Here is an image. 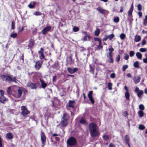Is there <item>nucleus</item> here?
Wrapping results in <instances>:
<instances>
[{"label": "nucleus", "instance_id": "obj_4", "mask_svg": "<svg viewBox=\"0 0 147 147\" xmlns=\"http://www.w3.org/2000/svg\"><path fill=\"white\" fill-rule=\"evenodd\" d=\"M23 91L25 92H27V91L26 89L24 88H19L18 90V94L17 96H14L18 98H20L22 96Z\"/></svg>", "mask_w": 147, "mask_h": 147}, {"label": "nucleus", "instance_id": "obj_60", "mask_svg": "<svg viewBox=\"0 0 147 147\" xmlns=\"http://www.w3.org/2000/svg\"><path fill=\"white\" fill-rule=\"evenodd\" d=\"M0 93L1 96H4V92L3 90H0Z\"/></svg>", "mask_w": 147, "mask_h": 147}, {"label": "nucleus", "instance_id": "obj_39", "mask_svg": "<svg viewBox=\"0 0 147 147\" xmlns=\"http://www.w3.org/2000/svg\"><path fill=\"white\" fill-rule=\"evenodd\" d=\"M144 24L145 26L147 25V15L145 16V18L144 20Z\"/></svg>", "mask_w": 147, "mask_h": 147}, {"label": "nucleus", "instance_id": "obj_48", "mask_svg": "<svg viewBox=\"0 0 147 147\" xmlns=\"http://www.w3.org/2000/svg\"><path fill=\"white\" fill-rule=\"evenodd\" d=\"M34 45V42L32 41H30L28 44V47H32Z\"/></svg>", "mask_w": 147, "mask_h": 147}, {"label": "nucleus", "instance_id": "obj_63", "mask_svg": "<svg viewBox=\"0 0 147 147\" xmlns=\"http://www.w3.org/2000/svg\"><path fill=\"white\" fill-rule=\"evenodd\" d=\"M123 6H121L120 7V10L119 12H122L123 11Z\"/></svg>", "mask_w": 147, "mask_h": 147}, {"label": "nucleus", "instance_id": "obj_37", "mask_svg": "<svg viewBox=\"0 0 147 147\" xmlns=\"http://www.w3.org/2000/svg\"><path fill=\"white\" fill-rule=\"evenodd\" d=\"M145 126L143 125L140 124L139 126V129L140 130H143L145 128Z\"/></svg>", "mask_w": 147, "mask_h": 147}, {"label": "nucleus", "instance_id": "obj_58", "mask_svg": "<svg viewBox=\"0 0 147 147\" xmlns=\"http://www.w3.org/2000/svg\"><path fill=\"white\" fill-rule=\"evenodd\" d=\"M89 100L91 102L92 104H94V101L93 98V97L89 98Z\"/></svg>", "mask_w": 147, "mask_h": 147}, {"label": "nucleus", "instance_id": "obj_23", "mask_svg": "<svg viewBox=\"0 0 147 147\" xmlns=\"http://www.w3.org/2000/svg\"><path fill=\"white\" fill-rule=\"evenodd\" d=\"M100 32V30L98 28H96L94 31V34L95 36H98Z\"/></svg>", "mask_w": 147, "mask_h": 147}, {"label": "nucleus", "instance_id": "obj_57", "mask_svg": "<svg viewBox=\"0 0 147 147\" xmlns=\"http://www.w3.org/2000/svg\"><path fill=\"white\" fill-rule=\"evenodd\" d=\"M94 41H98V43H99L100 42H102L101 40L99 38H94Z\"/></svg>", "mask_w": 147, "mask_h": 147}, {"label": "nucleus", "instance_id": "obj_43", "mask_svg": "<svg viewBox=\"0 0 147 147\" xmlns=\"http://www.w3.org/2000/svg\"><path fill=\"white\" fill-rule=\"evenodd\" d=\"M79 30V29L78 27L74 26L73 28V30L75 32L78 31Z\"/></svg>", "mask_w": 147, "mask_h": 147}, {"label": "nucleus", "instance_id": "obj_2", "mask_svg": "<svg viewBox=\"0 0 147 147\" xmlns=\"http://www.w3.org/2000/svg\"><path fill=\"white\" fill-rule=\"evenodd\" d=\"M1 78L3 81L9 83L13 82L15 83H18V80H16V77H12L9 75H2Z\"/></svg>", "mask_w": 147, "mask_h": 147}, {"label": "nucleus", "instance_id": "obj_52", "mask_svg": "<svg viewBox=\"0 0 147 147\" xmlns=\"http://www.w3.org/2000/svg\"><path fill=\"white\" fill-rule=\"evenodd\" d=\"M103 138L105 140H107L109 138V136L107 135H104L103 136Z\"/></svg>", "mask_w": 147, "mask_h": 147}, {"label": "nucleus", "instance_id": "obj_22", "mask_svg": "<svg viewBox=\"0 0 147 147\" xmlns=\"http://www.w3.org/2000/svg\"><path fill=\"white\" fill-rule=\"evenodd\" d=\"M68 124L67 121H65V120L63 119L62 122L61 123V125L63 126H65Z\"/></svg>", "mask_w": 147, "mask_h": 147}, {"label": "nucleus", "instance_id": "obj_35", "mask_svg": "<svg viewBox=\"0 0 147 147\" xmlns=\"http://www.w3.org/2000/svg\"><path fill=\"white\" fill-rule=\"evenodd\" d=\"M134 66L136 68H138L139 66V63L138 61H136L135 62L134 64Z\"/></svg>", "mask_w": 147, "mask_h": 147}, {"label": "nucleus", "instance_id": "obj_16", "mask_svg": "<svg viewBox=\"0 0 147 147\" xmlns=\"http://www.w3.org/2000/svg\"><path fill=\"white\" fill-rule=\"evenodd\" d=\"M141 37L139 35H136L134 38V41L135 42H139L141 40Z\"/></svg>", "mask_w": 147, "mask_h": 147}, {"label": "nucleus", "instance_id": "obj_33", "mask_svg": "<svg viewBox=\"0 0 147 147\" xmlns=\"http://www.w3.org/2000/svg\"><path fill=\"white\" fill-rule=\"evenodd\" d=\"M17 36V34L16 33H12L10 35V36L13 38H16Z\"/></svg>", "mask_w": 147, "mask_h": 147}, {"label": "nucleus", "instance_id": "obj_44", "mask_svg": "<svg viewBox=\"0 0 147 147\" xmlns=\"http://www.w3.org/2000/svg\"><path fill=\"white\" fill-rule=\"evenodd\" d=\"M34 15L36 16H40L41 15V13L39 11H36L34 13Z\"/></svg>", "mask_w": 147, "mask_h": 147}, {"label": "nucleus", "instance_id": "obj_25", "mask_svg": "<svg viewBox=\"0 0 147 147\" xmlns=\"http://www.w3.org/2000/svg\"><path fill=\"white\" fill-rule=\"evenodd\" d=\"M125 96L126 98L127 99L129 100V96H130V94L128 92H125Z\"/></svg>", "mask_w": 147, "mask_h": 147}, {"label": "nucleus", "instance_id": "obj_49", "mask_svg": "<svg viewBox=\"0 0 147 147\" xmlns=\"http://www.w3.org/2000/svg\"><path fill=\"white\" fill-rule=\"evenodd\" d=\"M134 54H135L134 52L132 51H131L129 52L130 56L131 57H132L133 56H134Z\"/></svg>", "mask_w": 147, "mask_h": 147}, {"label": "nucleus", "instance_id": "obj_17", "mask_svg": "<svg viewBox=\"0 0 147 147\" xmlns=\"http://www.w3.org/2000/svg\"><path fill=\"white\" fill-rule=\"evenodd\" d=\"M69 119V116L68 114L67 113L63 114V117L62 118V119H63L65 121H67V120Z\"/></svg>", "mask_w": 147, "mask_h": 147}, {"label": "nucleus", "instance_id": "obj_29", "mask_svg": "<svg viewBox=\"0 0 147 147\" xmlns=\"http://www.w3.org/2000/svg\"><path fill=\"white\" fill-rule=\"evenodd\" d=\"M138 114H139V116L140 117H142L144 115V113L141 111H139L138 112Z\"/></svg>", "mask_w": 147, "mask_h": 147}, {"label": "nucleus", "instance_id": "obj_28", "mask_svg": "<svg viewBox=\"0 0 147 147\" xmlns=\"http://www.w3.org/2000/svg\"><path fill=\"white\" fill-rule=\"evenodd\" d=\"M143 93L144 92L143 91L140 90L137 93L138 96L139 98H140L141 96L142 95Z\"/></svg>", "mask_w": 147, "mask_h": 147}, {"label": "nucleus", "instance_id": "obj_9", "mask_svg": "<svg viewBox=\"0 0 147 147\" xmlns=\"http://www.w3.org/2000/svg\"><path fill=\"white\" fill-rule=\"evenodd\" d=\"M51 27L50 26H47L44 28L42 30V33L43 34H45L51 31Z\"/></svg>", "mask_w": 147, "mask_h": 147}, {"label": "nucleus", "instance_id": "obj_32", "mask_svg": "<svg viewBox=\"0 0 147 147\" xmlns=\"http://www.w3.org/2000/svg\"><path fill=\"white\" fill-rule=\"evenodd\" d=\"M67 63L69 64H71L72 63V58L71 56H69L67 60Z\"/></svg>", "mask_w": 147, "mask_h": 147}, {"label": "nucleus", "instance_id": "obj_27", "mask_svg": "<svg viewBox=\"0 0 147 147\" xmlns=\"http://www.w3.org/2000/svg\"><path fill=\"white\" fill-rule=\"evenodd\" d=\"M80 123H82V124H84V125H86L87 124V123L86 121V120L83 119L82 118L80 120Z\"/></svg>", "mask_w": 147, "mask_h": 147}, {"label": "nucleus", "instance_id": "obj_10", "mask_svg": "<svg viewBox=\"0 0 147 147\" xmlns=\"http://www.w3.org/2000/svg\"><path fill=\"white\" fill-rule=\"evenodd\" d=\"M78 69L77 68H74L73 69H72L70 67H69L67 68V71L70 74H73L78 71Z\"/></svg>", "mask_w": 147, "mask_h": 147}, {"label": "nucleus", "instance_id": "obj_42", "mask_svg": "<svg viewBox=\"0 0 147 147\" xmlns=\"http://www.w3.org/2000/svg\"><path fill=\"white\" fill-rule=\"evenodd\" d=\"M128 67L127 65H124L123 66L122 70L123 71H125Z\"/></svg>", "mask_w": 147, "mask_h": 147}, {"label": "nucleus", "instance_id": "obj_61", "mask_svg": "<svg viewBox=\"0 0 147 147\" xmlns=\"http://www.w3.org/2000/svg\"><path fill=\"white\" fill-rule=\"evenodd\" d=\"M146 41L144 39H143L142 42V44L144 45L146 44Z\"/></svg>", "mask_w": 147, "mask_h": 147}, {"label": "nucleus", "instance_id": "obj_41", "mask_svg": "<svg viewBox=\"0 0 147 147\" xmlns=\"http://www.w3.org/2000/svg\"><path fill=\"white\" fill-rule=\"evenodd\" d=\"M139 107L140 109L142 110H143L144 109V105L142 104L140 105Z\"/></svg>", "mask_w": 147, "mask_h": 147}, {"label": "nucleus", "instance_id": "obj_21", "mask_svg": "<svg viewBox=\"0 0 147 147\" xmlns=\"http://www.w3.org/2000/svg\"><path fill=\"white\" fill-rule=\"evenodd\" d=\"M7 136L9 139H12L13 138V135L12 134L9 132L7 134Z\"/></svg>", "mask_w": 147, "mask_h": 147}, {"label": "nucleus", "instance_id": "obj_36", "mask_svg": "<svg viewBox=\"0 0 147 147\" xmlns=\"http://www.w3.org/2000/svg\"><path fill=\"white\" fill-rule=\"evenodd\" d=\"M90 70H89V71L90 73H92V74H94V68H93V67H91L90 65Z\"/></svg>", "mask_w": 147, "mask_h": 147}, {"label": "nucleus", "instance_id": "obj_55", "mask_svg": "<svg viewBox=\"0 0 147 147\" xmlns=\"http://www.w3.org/2000/svg\"><path fill=\"white\" fill-rule=\"evenodd\" d=\"M138 10L141 11L142 10V5L140 4H138Z\"/></svg>", "mask_w": 147, "mask_h": 147}, {"label": "nucleus", "instance_id": "obj_24", "mask_svg": "<svg viewBox=\"0 0 147 147\" xmlns=\"http://www.w3.org/2000/svg\"><path fill=\"white\" fill-rule=\"evenodd\" d=\"M40 81L41 83L42 87V88H45L47 86V84L45 83L42 80L40 79Z\"/></svg>", "mask_w": 147, "mask_h": 147}, {"label": "nucleus", "instance_id": "obj_3", "mask_svg": "<svg viewBox=\"0 0 147 147\" xmlns=\"http://www.w3.org/2000/svg\"><path fill=\"white\" fill-rule=\"evenodd\" d=\"M67 142L68 145L72 146L75 145L76 143V139L74 137H71L67 140Z\"/></svg>", "mask_w": 147, "mask_h": 147}, {"label": "nucleus", "instance_id": "obj_31", "mask_svg": "<svg viewBox=\"0 0 147 147\" xmlns=\"http://www.w3.org/2000/svg\"><path fill=\"white\" fill-rule=\"evenodd\" d=\"M93 92L92 91H90L88 94V96L89 98H92V97Z\"/></svg>", "mask_w": 147, "mask_h": 147}, {"label": "nucleus", "instance_id": "obj_13", "mask_svg": "<svg viewBox=\"0 0 147 147\" xmlns=\"http://www.w3.org/2000/svg\"><path fill=\"white\" fill-rule=\"evenodd\" d=\"M141 79V78L139 76H136L134 77V80L135 83L136 84L138 83Z\"/></svg>", "mask_w": 147, "mask_h": 147}, {"label": "nucleus", "instance_id": "obj_5", "mask_svg": "<svg viewBox=\"0 0 147 147\" xmlns=\"http://www.w3.org/2000/svg\"><path fill=\"white\" fill-rule=\"evenodd\" d=\"M21 111L22 114L24 116H26L29 113V112L25 106H22L21 107Z\"/></svg>", "mask_w": 147, "mask_h": 147}, {"label": "nucleus", "instance_id": "obj_11", "mask_svg": "<svg viewBox=\"0 0 147 147\" xmlns=\"http://www.w3.org/2000/svg\"><path fill=\"white\" fill-rule=\"evenodd\" d=\"M44 51V49L42 48H40V50L39 51V53L40 55V59H44V56L43 54V52Z\"/></svg>", "mask_w": 147, "mask_h": 147}, {"label": "nucleus", "instance_id": "obj_51", "mask_svg": "<svg viewBox=\"0 0 147 147\" xmlns=\"http://www.w3.org/2000/svg\"><path fill=\"white\" fill-rule=\"evenodd\" d=\"M7 92L8 94H10L11 93V87H9L7 89Z\"/></svg>", "mask_w": 147, "mask_h": 147}, {"label": "nucleus", "instance_id": "obj_50", "mask_svg": "<svg viewBox=\"0 0 147 147\" xmlns=\"http://www.w3.org/2000/svg\"><path fill=\"white\" fill-rule=\"evenodd\" d=\"M139 51L142 52H145L147 51V49L145 48H141L139 49Z\"/></svg>", "mask_w": 147, "mask_h": 147}, {"label": "nucleus", "instance_id": "obj_14", "mask_svg": "<svg viewBox=\"0 0 147 147\" xmlns=\"http://www.w3.org/2000/svg\"><path fill=\"white\" fill-rule=\"evenodd\" d=\"M75 103V101H74L69 100V104L68 107L70 108H71L72 109L74 108V104Z\"/></svg>", "mask_w": 147, "mask_h": 147}, {"label": "nucleus", "instance_id": "obj_38", "mask_svg": "<svg viewBox=\"0 0 147 147\" xmlns=\"http://www.w3.org/2000/svg\"><path fill=\"white\" fill-rule=\"evenodd\" d=\"M108 39L110 40H111L114 36L115 35L113 34H112L109 35L107 36Z\"/></svg>", "mask_w": 147, "mask_h": 147}, {"label": "nucleus", "instance_id": "obj_6", "mask_svg": "<svg viewBox=\"0 0 147 147\" xmlns=\"http://www.w3.org/2000/svg\"><path fill=\"white\" fill-rule=\"evenodd\" d=\"M42 62L41 61H37L35 63L34 67L36 70H38L41 67Z\"/></svg>", "mask_w": 147, "mask_h": 147}, {"label": "nucleus", "instance_id": "obj_56", "mask_svg": "<svg viewBox=\"0 0 147 147\" xmlns=\"http://www.w3.org/2000/svg\"><path fill=\"white\" fill-rule=\"evenodd\" d=\"M133 10L131 9H129V10L128 11V14L129 16H131L132 15V13Z\"/></svg>", "mask_w": 147, "mask_h": 147}, {"label": "nucleus", "instance_id": "obj_46", "mask_svg": "<svg viewBox=\"0 0 147 147\" xmlns=\"http://www.w3.org/2000/svg\"><path fill=\"white\" fill-rule=\"evenodd\" d=\"M116 74L115 73H113L111 74L110 75V77L112 78H114L115 77Z\"/></svg>", "mask_w": 147, "mask_h": 147}, {"label": "nucleus", "instance_id": "obj_20", "mask_svg": "<svg viewBox=\"0 0 147 147\" xmlns=\"http://www.w3.org/2000/svg\"><path fill=\"white\" fill-rule=\"evenodd\" d=\"M35 4V2H31L28 5V7L30 8H33L34 7Z\"/></svg>", "mask_w": 147, "mask_h": 147}, {"label": "nucleus", "instance_id": "obj_45", "mask_svg": "<svg viewBox=\"0 0 147 147\" xmlns=\"http://www.w3.org/2000/svg\"><path fill=\"white\" fill-rule=\"evenodd\" d=\"M129 57V55L126 53L124 54V59L125 60H127L128 59Z\"/></svg>", "mask_w": 147, "mask_h": 147}, {"label": "nucleus", "instance_id": "obj_15", "mask_svg": "<svg viewBox=\"0 0 147 147\" xmlns=\"http://www.w3.org/2000/svg\"><path fill=\"white\" fill-rule=\"evenodd\" d=\"M96 9L101 13L103 14H105V10L103 9L101 7H98L96 8Z\"/></svg>", "mask_w": 147, "mask_h": 147}, {"label": "nucleus", "instance_id": "obj_64", "mask_svg": "<svg viewBox=\"0 0 147 147\" xmlns=\"http://www.w3.org/2000/svg\"><path fill=\"white\" fill-rule=\"evenodd\" d=\"M109 147H115V145L111 144L110 143L109 146Z\"/></svg>", "mask_w": 147, "mask_h": 147}, {"label": "nucleus", "instance_id": "obj_54", "mask_svg": "<svg viewBox=\"0 0 147 147\" xmlns=\"http://www.w3.org/2000/svg\"><path fill=\"white\" fill-rule=\"evenodd\" d=\"M15 22L13 21H12L11 23V28L12 29H15Z\"/></svg>", "mask_w": 147, "mask_h": 147}, {"label": "nucleus", "instance_id": "obj_62", "mask_svg": "<svg viewBox=\"0 0 147 147\" xmlns=\"http://www.w3.org/2000/svg\"><path fill=\"white\" fill-rule=\"evenodd\" d=\"M109 51H110L109 53H111V52L113 51L114 49L113 48H111L109 49Z\"/></svg>", "mask_w": 147, "mask_h": 147}, {"label": "nucleus", "instance_id": "obj_30", "mask_svg": "<svg viewBox=\"0 0 147 147\" xmlns=\"http://www.w3.org/2000/svg\"><path fill=\"white\" fill-rule=\"evenodd\" d=\"M136 57L139 59H141L142 58V55L140 52H137L136 53Z\"/></svg>", "mask_w": 147, "mask_h": 147}, {"label": "nucleus", "instance_id": "obj_1", "mask_svg": "<svg viewBox=\"0 0 147 147\" xmlns=\"http://www.w3.org/2000/svg\"><path fill=\"white\" fill-rule=\"evenodd\" d=\"M89 128L91 136L92 137L98 136L99 133L97 125L94 123H91L89 125Z\"/></svg>", "mask_w": 147, "mask_h": 147}, {"label": "nucleus", "instance_id": "obj_59", "mask_svg": "<svg viewBox=\"0 0 147 147\" xmlns=\"http://www.w3.org/2000/svg\"><path fill=\"white\" fill-rule=\"evenodd\" d=\"M120 55H118L116 59V60L117 62H119V61L120 59Z\"/></svg>", "mask_w": 147, "mask_h": 147}, {"label": "nucleus", "instance_id": "obj_7", "mask_svg": "<svg viewBox=\"0 0 147 147\" xmlns=\"http://www.w3.org/2000/svg\"><path fill=\"white\" fill-rule=\"evenodd\" d=\"M38 84L33 83L30 82L27 84V86L32 89H36L38 86Z\"/></svg>", "mask_w": 147, "mask_h": 147}, {"label": "nucleus", "instance_id": "obj_40", "mask_svg": "<svg viewBox=\"0 0 147 147\" xmlns=\"http://www.w3.org/2000/svg\"><path fill=\"white\" fill-rule=\"evenodd\" d=\"M125 35L123 33L121 34L120 35V38L122 40L124 39L125 38Z\"/></svg>", "mask_w": 147, "mask_h": 147}, {"label": "nucleus", "instance_id": "obj_18", "mask_svg": "<svg viewBox=\"0 0 147 147\" xmlns=\"http://www.w3.org/2000/svg\"><path fill=\"white\" fill-rule=\"evenodd\" d=\"M7 99L4 96H0V102L2 103H4V102L7 101Z\"/></svg>", "mask_w": 147, "mask_h": 147}, {"label": "nucleus", "instance_id": "obj_19", "mask_svg": "<svg viewBox=\"0 0 147 147\" xmlns=\"http://www.w3.org/2000/svg\"><path fill=\"white\" fill-rule=\"evenodd\" d=\"M125 142V143H128L129 142V137L127 135H125L124 137Z\"/></svg>", "mask_w": 147, "mask_h": 147}, {"label": "nucleus", "instance_id": "obj_12", "mask_svg": "<svg viewBox=\"0 0 147 147\" xmlns=\"http://www.w3.org/2000/svg\"><path fill=\"white\" fill-rule=\"evenodd\" d=\"M108 58V61L110 63H113V60L112 57V55L111 53H109V55L107 56Z\"/></svg>", "mask_w": 147, "mask_h": 147}, {"label": "nucleus", "instance_id": "obj_53", "mask_svg": "<svg viewBox=\"0 0 147 147\" xmlns=\"http://www.w3.org/2000/svg\"><path fill=\"white\" fill-rule=\"evenodd\" d=\"M101 42H100V41L99 43V45L97 47L99 49H101L102 47V46L101 45Z\"/></svg>", "mask_w": 147, "mask_h": 147}, {"label": "nucleus", "instance_id": "obj_34", "mask_svg": "<svg viewBox=\"0 0 147 147\" xmlns=\"http://www.w3.org/2000/svg\"><path fill=\"white\" fill-rule=\"evenodd\" d=\"M90 36L86 35L84 38V40H87L90 39Z\"/></svg>", "mask_w": 147, "mask_h": 147}, {"label": "nucleus", "instance_id": "obj_47", "mask_svg": "<svg viewBox=\"0 0 147 147\" xmlns=\"http://www.w3.org/2000/svg\"><path fill=\"white\" fill-rule=\"evenodd\" d=\"M114 21L115 22H116V23L118 22L119 21V18L118 17H117L116 18H115L114 19Z\"/></svg>", "mask_w": 147, "mask_h": 147}, {"label": "nucleus", "instance_id": "obj_8", "mask_svg": "<svg viewBox=\"0 0 147 147\" xmlns=\"http://www.w3.org/2000/svg\"><path fill=\"white\" fill-rule=\"evenodd\" d=\"M40 140L42 144H44L46 141V137L42 131L40 133Z\"/></svg>", "mask_w": 147, "mask_h": 147}, {"label": "nucleus", "instance_id": "obj_26", "mask_svg": "<svg viewBox=\"0 0 147 147\" xmlns=\"http://www.w3.org/2000/svg\"><path fill=\"white\" fill-rule=\"evenodd\" d=\"M112 84L111 83L109 82L108 84L107 87L108 89L109 90H111L112 89Z\"/></svg>", "mask_w": 147, "mask_h": 147}]
</instances>
